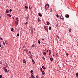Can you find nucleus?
Here are the masks:
<instances>
[{
  "label": "nucleus",
  "instance_id": "nucleus-1",
  "mask_svg": "<svg viewBox=\"0 0 78 78\" xmlns=\"http://www.w3.org/2000/svg\"><path fill=\"white\" fill-rule=\"evenodd\" d=\"M49 6V5H48V4H46L45 5V9H47V8H48Z\"/></svg>",
  "mask_w": 78,
  "mask_h": 78
},
{
  "label": "nucleus",
  "instance_id": "nucleus-2",
  "mask_svg": "<svg viewBox=\"0 0 78 78\" xmlns=\"http://www.w3.org/2000/svg\"><path fill=\"white\" fill-rule=\"evenodd\" d=\"M3 69H4V71H5V72H6H6H8V70H7V69H6V68L4 67H3Z\"/></svg>",
  "mask_w": 78,
  "mask_h": 78
},
{
  "label": "nucleus",
  "instance_id": "nucleus-3",
  "mask_svg": "<svg viewBox=\"0 0 78 78\" xmlns=\"http://www.w3.org/2000/svg\"><path fill=\"white\" fill-rule=\"evenodd\" d=\"M66 17V18H69V15H65Z\"/></svg>",
  "mask_w": 78,
  "mask_h": 78
},
{
  "label": "nucleus",
  "instance_id": "nucleus-4",
  "mask_svg": "<svg viewBox=\"0 0 78 78\" xmlns=\"http://www.w3.org/2000/svg\"><path fill=\"white\" fill-rule=\"evenodd\" d=\"M15 24H16V27H17V25H18V22H17V21L16 22Z\"/></svg>",
  "mask_w": 78,
  "mask_h": 78
},
{
  "label": "nucleus",
  "instance_id": "nucleus-5",
  "mask_svg": "<svg viewBox=\"0 0 78 78\" xmlns=\"http://www.w3.org/2000/svg\"><path fill=\"white\" fill-rule=\"evenodd\" d=\"M43 53L44 55V56H46V55H47V54H46V52H45L44 51H43Z\"/></svg>",
  "mask_w": 78,
  "mask_h": 78
},
{
  "label": "nucleus",
  "instance_id": "nucleus-6",
  "mask_svg": "<svg viewBox=\"0 0 78 78\" xmlns=\"http://www.w3.org/2000/svg\"><path fill=\"white\" fill-rule=\"evenodd\" d=\"M7 14H8L9 12V10L8 9H7L5 11Z\"/></svg>",
  "mask_w": 78,
  "mask_h": 78
},
{
  "label": "nucleus",
  "instance_id": "nucleus-7",
  "mask_svg": "<svg viewBox=\"0 0 78 78\" xmlns=\"http://www.w3.org/2000/svg\"><path fill=\"white\" fill-rule=\"evenodd\" d=\"M7 16H9L10 17H11V14H7Z\"/></svg>",
  "mask_w": 78,
  "mask_h": 78
},
{
  "label": "nucleus",
  "instance_id": "nucleus-8",
  "mask_svg": "<svg viewBox=\"0 0 78 78\" xmlns=\"http://www.w3.org/2000/svg\"><path fill=\"white\" fill-rule=\"evenodd\" d=\"M42 72V74L43 75H45V72H44V71H43Z\"/></svg>",
  "mask_w": 78,
  "mask_h": 78
},
{
  "label": "nucleus",
  "instance_id": "nucleus-9",
  "mask_svg": "<svg viewBox=\"0 0 78 78\" xmlns=\"http://www.w3.org/2000/svg\"><path fill=\"white\" fill-rule=\"evenodd\" d=\"M60 19H63V17L61 15V16H60Z\"/></svg>",
  "mask_w": 78,
  "mask_h": 78
},
{
  "label": "nucleus",
  "instance_id": "nucleus-10",
  "mask_svg": "<svg viewBox=\"0 0 78 78\" xmlns=\"http://www.w3.org/2000/svg\"><path fill=\"white\" fill-rule=\"evenodd\" d=\"M42 69H44V70H45V69H46V68H45V67L44 66H42Z\"/></svg>",
  "mask_w": 78,
  "mask_h": 78
},
{
  "label": "nucleus",
  "instance_id": "nucleus-11",
  "mask_svg": "<svg viewBox=\"0 0 78 78\" xmlns=\"http://www.w3.org/2000/svg\"><path fill=\"white\" fill-rule=\"evenodd\" d=\"M50 59L51 61V62L53 61V58H50Z\"/></svg>",
  "mask_w": 78,
  "mask_h": 78
},
{
  "label": "nucleus",
  "instance_id": "nucleus-12",
  "mask_svg": "<svg viewBox=\"0 0 78 78\" xmlns=\"http://www.w3.org/2000/svg\"><path fill=\"white\" fill-rule=\"evenodd\" d=\"M23 62L24 64H26V61L25 60H23Z\"/></svg>",
  "mask_w": 78,
  "mask_h": 78
},
{
  "label": "nucleus",
  "instance_id": "nucleus-13",
  "mask_svg": "<svg viewBox=\"0 0 78 78\" xmlns=\"http://www.w3.org/2000/svg\"><path fill=\"white\" fill-rule=\"evenodd\" d=\"M31 77L32 78H35V77H34V76H33V74H31Z\"/></svg>",
  "mask_w": 78,
  "mask_h": 78
},
{
  "label": "nucleus",
  "instance_id": "nucleus-14",
  "mask_svg": "<svg viewBox=\"0 0 78 78\" xmlns=\"http://www.w3.org/2000/svg\"><path fill=\"white\" fill-rule=\"evenodd\" d=\"M32 61L33 64H35V62H34V60H33V59H32Z\"/></svg>",
  "mask_w": 78,
  "mask_h": 78
},
{
  "label": "nucleus",
  "instance_id": "nucleus-15",
  "mask_svg": "<svg viewBox=\"0 0 78 78\" xmlns=\"http://www.w3.org/2000/svg\"><path fill=\"white\" fill-rule=\"evenodd\" d=\"M44 28L45 30H47V27H46V26H44Z\"/></svg>",
  "mask_w": 78,
  "mask_h": 78
},
{
  "label": "nucleus",
  "instance_id": "nucleus-16",
  "mask_svg": "<svg viewBox=\"0 0 78 78\" xmlns=\"http://www.w3.org/2000/svg\"><path fill=\"white\" fill-rule=\"evenodd\" d=\"M39 16H40V17H42V14L40 13H39L38 14Z\"/></svg>",
  "mask_w": 78,
  "mask_h": 78
},
{
  "label": "nucleus",
  "instance_id": "nucleus-17",
  "mask_svg": "<svg viewBox=\"0 0 78 78\" xmlns=\"http://www.w3.org/2000/svg\"><path fill=\"white\" fill-rule=\"evenodd\" d=\"M30 73H32V74H33V70H31L30 71Z\"/></svg>",
  "mask_w": 78,
  "mask_h": 78
},
{
  "label": "nucleus",
  "instance_id": "nucleus-18",
  "mask_svg": "<svg viewBox=\"0 0 78 78\" xmlns=\"http://www.w3.org/2000/svg\"><path fill=\"white\" fill-rule=\"evenodd\" d=\"M16 20H17L16 22H19V19H18V18H16Z\"/></svg>",
  "mask_w": 78,
  "mask_h": 78
},
{
  "label": "nucleus",
  "instance_id": "nucleus-19",
  "mask_svg": "<svg viewBox=\"0 0 78 78\" xmlns=\"http://www.w3.org/2000/svg\"><path fill=\"white\" fill-rule=\"evenodd\" d=\"M47 24L48 25H50V23L48 22V21L47 22Z\"/></svg>",
  "mask_w": 78,
  "mask_h": 78
},
{
  "label": "nucleus",
  "instance_id": "nucleus-20",
  "mask_svg": "<svg viewBox=\"0 0 78 78\" xmlns=\"http://www.w3.org/2000/svg\"><path fill=\"white\" fill-rule=\"evenodd\" d=\"M38 22H40V21H41V20L40 19H39V18H38Z\"/></svg>",
  "mask_w": 78,
  "mask_h": 78
},
{
  "label": "nucleus",
  "instance_id": "nucleus-21",
  "mask_svg": "<svg viewBox=\"0 0 78 78\" xmlns=\"http://www.w3.org/2000/svg\"><path fill=\"white\" fill-rule=\"evenodd\" d=\"M38 43L39 44H41V41H40L38 40Z\"/></svg>",
  "mask_w": 78,
  "mask_h": 78
},
{
  "label": "nucleus",
  "instance_id": "nucleus-22",
  "mask_svg": "<svg viewBox=\"0 0 78 78\" xmlns=\"http://www.w3.org/2000/svg\"><path fill=\"white\" fill-rule=\"evenodd\" d=\"M42 59L44 60V61H45V58H44V57H42Z\"/></svg>",
  "mask_w": 78,
  "mask_h": 78
},
{
  "label": "nucleus",
  "instance_id": "nucleus-23",
  "mask_svg": "<svg viewBox=\"0 0 78 78\" xmlns=\"http://www.w3.org/2000/svg\"><path fill=\"white\" fill-rule=\"evenodd\" d=\"M40 70H41V72L43 71L42 70V69L41 68Z\"/></svg>",
  "mask_w": 78,
  "mask_h": 78
},
{
  "label": "nucleus",
  "instance_id": "nucleus-24",
  "mask_svg": "<svg viewBox=\"0 0 78 78\" xmlns=\"http://www.w3.org/2000/svg\"><path fill=\"white\" fill-rule=\"evenodd\" d=\"M11 30L12 31H14V29H13V28H12Z\"/></svg>",
  "mask_w": 78,
  "mask_h": 78
},
{
  "label": "nucleus",
  "instance_id": "nucleus-25",
  "mask_svg": "<svg viewBox=\"0 0 78 78\" xmlns=\"http://www.w3.org/2000/svg\"><path fill=\"white\" fill-rule=\"evenodd\" d=\"M51 29V27H50L49 28V29L50 30Z\"/></svg>",
  "mask_w": 78,
  "mask_h": 78
},
{
  "label": "nucleus",
  "instance_id": "nucleus-26",
  "mask_svg": "<svg viewBox=\"0 0 78 78\" xmlns=\"http://www.w3.org/2000/svg\"><path fill=\"white\" fill-rule=\"evenodd\" d=\"M71 31H72V30H71V29H70L69 30V32H71Z\"/></svg>",
  "mask_w": 78,
  "mask_h": 78
},
{
  "label": "nucleus",
  "instance_id": "nucleus-27",
  "mask_svg": "<svg viewBox=\"0 0 78 78\" xmlns=\"http://www.w3.org/2000/svg\"><path fill=\"white\" fill-rule=\"evenodd\" d=\"M29 9H31V6H29Z\"/></svg>",
  "mask_w": 78,
  "mask_h": 78
},
{
  "label": "nucleus",
  "instance_id": "nucleus-28",
  "mask_svg": "<svg viewBox=\"0 0 78 78\" xmlns=\"http://www.w3.org/2000/svg\"><path fill=\"white\" fill-rule=\"evenodd\" d=\"M51 51L50 50H49V53H51Z\"/></svg>",
  "mask_w": 78,
  "mask_h": 78
},
{
  "label": "nucleus",
  "instance_id": "nucleus-29",
  "mask_svg": "<svg viewBox=\"0 0 78 78\" xmlns=\"http://www.w3.org/2000/svg\"><path fill=\"white\" fill-rule=\"evenodd\" d=\"M53 12V10H52V9L51 8V12Z\"/></svg>",
  "mask_w": 78,
  "mask_h": 78
},
{
  "label": "nucleus",
  "instance_id": "nucleus-30",
  "mask_svg": "<svg viewBox=\"0 0 78 78\" xmlns=\"http://www.w3.org/2000/svg\"><path fill=\"white\" fill-rule=\"evenodd\" d=\"M11 11H12V9H10L9 10V12H11Z\"/></svg>",
  "mask_w": 78,
  "mask_h": 78
},
{
  "label": "nucleus",
  "instance_id": "nucleus-31",
  "mask_svg": "<svg viewBox=\"0 0 78 78\" xmlns=\"http://www.w3.org/2000/svg\"><path fill=\"white\" fill-rule=\"evenodd\" d=\"M17 36H19V34H17Z\"/></svg>",
  "mask_w": 78,
  "mask_h": 78
},
{
  "label": "nucleus",
  "instance_id": "nucleus-32",
  "mask_svg": "<svg viewBox=\"0 0 78 78\" xmlns=\"http://www.w3.org/2000/svg\"><path fill=\"white\" fill-rule=\"evenodd\" d=\"M76 76H78V73H77L76 74Z\"/></svg>",
  "mask_w": 78,
  "mask_h": 78
},
{
  "label": "nucleus",
  "instance_id": "nucleus-33",
  "mask_svg": "<svg viewBox=\"0 0 78 78\" xmlns=\"http://www.w3.org/2000/svg\"><path fill=\"white\" fill-rule=\"evenodd\" d=\"M25 8H26V9H28V7L27 6H25Z\"/></svg>",
  "mask_w": 78,
  "mask_h": 78
},
{
  "label": "nucleus",
  "instance_id": "nucleus-34",
  "mask_svg": "<svg viewBox=\"0 0 78 78\" xmlns=\"http://www.w3.org/2000/svg\"><path fill=\"white\" fill-rule=\"evenodd\" d=\"M56 16L57 17H59V15H58L57 14L56 15Z\"/></svg>",
  "mask_w": 78,
  "mask_h": 78
},
{
  "label": "nucleus",
  "instance_id": "nucleus-35",
  "mask_svg": "<svg viewBox=\"0 0 78 78\" xmlns=\"http://www.w3.org/2000/svg\"><path fill=\"white\" fill-rule=\"evenodd\" d=\"M33 47H34V44H33L32 45Z\"/></svg>",
  "mask_w": 78,
  "mask_h": 78
},
{
  "label": "nucleus",
  "instance_id": "nucleus-36",
  "mask_svg": "<svg viewBox=\"0 0 78 78\" xmlns=\"http://www.w3.org/2000/svg\"><path fill=\"white\" fill-rule=\"evenodd\" d=\"M0 78H2V75H0Z\"/></svg>",
  "mask_w": 78,
  "mask_h": 78
},
{
  "label": "nucleus",
  "instance_id": "nucleus-37",
  "mask_svg": "<svg viewBox=\"0 0 78 78\" xmlns=\"http://www.w3.org/2000/svg\"><path fill=\"white\" fill-rule=\"evenodd\" d=\"M27 19H29V17L27 16Z\"/></svg>",
  "mask_w": 78,
  "mask_h": 78
},
{
  "label": "nucleus",
  "instance_id": "nucleus-38",
  "mask_svg": "<svg viewBox=\"0 0 78 78\" xmlns=\"http://www.w3.org/2000/svg\"><path fill=\"white\" fill-rule=\"evenodd\" d=\"M0 40H1V41H2V40H3V38H2L1 37L0 38Z\"/></svg>",
  "mask_w": 78,
  "mask_h": 78
},
{
  "label": "nucleus",
  "instance_id": "nucleus-39",
  "mask_svg": "<svg viewBox=\"0 0 78 78\" xmlns=\"http://www.w3.org/2000/svg\"><path fill=\"white\" fill-rule=\"evenodd\" d=\"M6 67H8V65L7 64H6Z\"/></svg>",
  "mask_w": 78,
  "mask_h": 78
},
{
  "label": "nucleus",
  "instance_id": "nucleus-40",
  "mask_svg": "<svg viewBox=\"0 0 78 78\" xmlns=\"http://www.w3.org/2000/svg\"><path fill=\"white\" fill-rule=\"evenodd\" d=\"M25 25H27V24H28V22H27L25 23Z\"/></svg>",
  "mask_w": 78,
  "mask_h": 78
},
{
  "label": "nucleus",
  "instance_id": "nucleus-41",
  "mask_svg": "<svg viewBox=\"0 0 78 78\" xmlns=\"http://www.w3.org/2000/svg\"><path fill=\"white\" fill-rule=\"evenodd\" d=\"M5 44H8V42H7V41H5Z\"/></svg>",
  "mask_w": 78,
  "mask_h": 78
},
{
  "label": "nucleus",
  "instance_id": "nucleus-42",
  "mask_svg": "<svg viewBox=\"0 0 78 78\" xmlns=\"http://www.w3.org/2000/svg\"><path fill=\"white\" fill-rule=\"evenodd\" d=\"M3 44H4V45H5V42L4 41L3 42Z\"/></svg>",
  "mask_w": 78,
  "mask_h": 78
},
{
  "label": "nucleus",
  "instance_id": "nucleus-43",
  "mask_svg": "<svg viewBox=\"0 0 78 78\" xmlns=\"http://www.w3.org/2000/svg\"><path fill=\"white\" fill-rule=\"evenodd\" d=\"M29 52L30 54V55H31V51H29Z\"/></svg>",
  "mask_w": 78,
  "mask_h": 78
},
{
  "label": "nucleus",
  "instance_id": "nucleus-44",
  "mask_svg": "<svg viewBox=\"0 0 78 78\" xmlns=\"http://www.w3.org/2000/svg\"><path fill=\"white\" fill-rule=\"evenodd\" d=\"M57 37H58V39L59 38V36H58L57 35Z\"/></svg>",
  "mask_w": 78,
  "mask_h": 78
},
{
  "label": "nucleus",
  "instance_id": "nucleus-45",
  "mask_svg": "<svg viewBox=\"0 0 78 78\" xmlns=\"http://www.w3.org/2000/svg\"><path fill=\"white\" fill-rule=\"evenodd\" d=\"M36 77H37V78H39V77H38V75L36 76Z\"/></svg>",
  "mask_w": 78,
  "mask_h": 78
},
{
  "label": "nucleus",
  "instance_id": "nucleus-46",
  "mask_svg": "<svg viewBox=\"0 0 78 78\" xmlns=\"http://www.w3.org/2000/svg\"><path fill=\"white\" fill-rule=\"evenodd\" d=\"M47 51V52H48V50H46V51Z\"/></svg>",
  "mask_w": 78,
  "mask_h": 78
},
{
  "label": "nucleus",
  "instance_id": "nucleus-47",
  "mask_svg": "<svg viewBox=\"0 0 78 78\" xmlns=\"http://www.w3.org/2000/svg\"><path fill=\"white\" fill-rule=\"evenodd\" d=\"M26 51H28V50H26Z\"/></svg>",
  "mask_w": 78,
  "mask_h": 78
},
{
  "label": "nucleus",
  "instance_id": "nucleus-48",
  "mask_svg": "<svg viewBox=\"0 0 78 78\" xmlns=\"http://www.w3.org/2000/svg\"><path fill=\"white\" fill-rule=\"evenodd\" d=\"M50 54H51V53H49V55H50Z\"/></svg>",
  "mask_w": 78,
  "mask_h": 78
},
{
  "label": "nucleus",
  "instance_id": "nucleus-49",
  "mask_svg": "<svg viewBox=\"0 0 78 78\" xmlns=\"http://www.w3.org/2000/svg\"><path fill=\"white\" fill-rule=\"evenodd\" d=\"M25 47V46H23V48H24Z\"/></svg>",
  "mask_w": 78,
  "mask_h": 78
},
{
  "label": "nucleus",
  "instance_id": "nucleus-50",
  "mask_svg": "<svg viewBox=\"0 0 78 78\" xmlns=\"http://www.w3.org/2000/svg\"><path fill=\"white\" fill-rule=\"evenodd\" d=\"M2 47V45H1V44H0V47Z\"/></svg>",
  "mask_w": 78,
  "mask_h": 78
},
{
  "label": "nucleus",
  "instance_id": "nucleus-51",
  "mask_svg": "<svg viewBox=\"0 0 78 78\" xmlns=\"http://www.w3.org/2000/svg\"><path fill=\"white\" fill-rule=\"evenodd\" d=\"M66 55H67V56H68V55H69V54H66Z\"/></svg>",
  "mask_w": 78,
  "mask_h": 78
},
{
  "label": "nucleus",
  "instance_id": "nucleus-52",
  "mask_svg": "<svg viewBox=\"0 0 78 78\" xmlns=\"http://www.w3.org/2000/svg\"><path fill=\"white\" fill-rule=\"evenodd\" d=\"M12 19H14V17H12Z\"/></svg>",
  "mask_w": 78,
  "mask_h": 78
},
{
  "label": "nucleus",
  "instance_id": "nucleus-53",
  "mask_svg": "<svg viewBox=\"0 0 78 78\" xmlns=\"http://www.w3.org/2000/svg\"><path fill=\"white\" fill-rule=\"evenodd\" d=\"M41 39H42V40H44V39H43V38H42Z\"/></svg>",
  "mask_w": 78,
  "mask_h": 78
},
{
  "label": "nucleus",
  "instance_id": "nucleus-54",
  "mask_svg": "<svg viewBox=\"0 0 78 78\" xmlns=\"http://www.w3.org/2000/svg\"><path fill=\"white\" fill-rule=\"evenodd\" d=\"M24 51H26V50H25V49H24Z\"/></svg>",
  "mask_w": 78,
  "mask_h": 78
},
{
  "label": "nucleus",
  "instance_id": "nucleus-55",
  "mask_svg": "<svg viewBox=\"0 0 78 78\" xmlns=\"http://www.w3.org/2000/svg\"><path fill=\"white\" fill-rule=\"evenodd\" d=\"M41 78H44V77H41Z\"/></svg>",
  "mask_w": 78,
  "mask_h": 78
},
{
  "label": "nucleus",
  "instance_id": "nucleus-56",
  "mask_svg": "<svg viewBox=\"0 0 78 78\" xmlns=\"http://www.w3.org/2000/svg\"><path fill=\"white\" fill-rule=\"evenodd\" d=\"M29 78H31V77H29Z\"/></svg>",
  "mask_w": 78,
  "mask_h": 78
},
{
  "label": "nucleus",
  "instance_id": "nucleus-57",
  "mask_svg": "<svg viewBox=\"0 0 78 78\" xmlns=\"http://www.w3.org/2000/svg\"><path fill=\"white\" fill-rule=\"evenodd\" d=\"M53 56H54V55H53Z\"/></svg>",
  "mask_w": 78,
  "mask_h": 78
},
{
  "label": "nucleus",
  "instance_id": "nucleus-58",
  "mask_svg": "<svg viewBox=\"0 0 78 78\" xmlns=\"http://www.w3.org/2000/svg\"><path fill=\"white\" fill-rule=\"evenodd\" d=\"M77 78H78V76H76Z\"/></svg>",
  "mask_w": 78,
  "mask_h": 78
},
{
  "label": "nucleus",
  "instance_id": "nucleus-59",
  "mask_svg": "<svg viewBox=\"0 0 78 78\" xmlns=\"http://www.w3.org/2000/svg\"><path fill=\"white\" fill-rule=\"evenodd\" d=\"M0 18H1V16H0Z\"/></svg>",
  "mask_w": 78,
  "mask_h": 78
},
{
  "label": "nucleus",
  "instance_id": "nucleus-60",
  "mask_svg": "<svg viewBox=\"0 0 78 78\" xmlns=\"http://www.w3.org/2000/svg\"><path fill=\"white\" fill-rule=\"evenodd\" d=\"M15 1H16V0H14Z\"/></svg>",
  "mask_w": 78,
  "mask_h": 78
}]
</instances>
